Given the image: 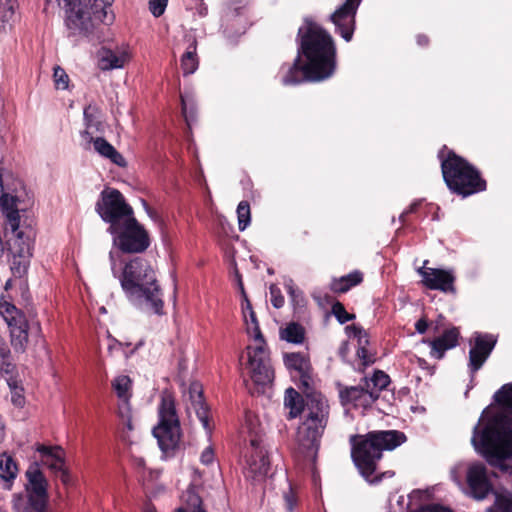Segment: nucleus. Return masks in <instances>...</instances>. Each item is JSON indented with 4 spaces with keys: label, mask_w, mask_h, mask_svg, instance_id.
I'll list each match as a JSON object with an SVG mask.
<instances>
[{
    "label": "nucleus",
    "mask_w": 512,
    "mask_h": 512,
    "mask_svg": "<svg viewBox=\"0 0 512 512\" xmlns=\"http://www.w3.org/2000/svg\"><path fill=\"white\" fill-rule=\"evenodd\" d=\"M256 347L248 345L239 356L240 373L248 393L253 396L256 391Z\"/></svg>",
    "instance_id": "obj_20"
},
{
    "label": "nucleus",
    "mask_w": 512,
    "mask_h": 512,
    "mask_svg": "<svg viewBox=\"0 0 512 512\" xmlns=\"http://www.w3.org/2000/svg\"><path fill=\"white\" fill-rule=\"evenodd\" d=\"M410 512H453L451 509L441 505H425L418 509L411 510Z\"/></svg>",
    "instance_id": "obj_53"
},
{
    "label": "nucleus",
    "mask_w": 512,
    "mask_h": 512,
    "mask_svg": "<svg viewBox=\"0 0 512 512\" xmlns=\"http://www.w3.org/2000/svg\"><path fill=\"white\" fill-rule=\"evenodd\" d=\"M84 120L86 124V129L93 130L95 132H101L103 129V125L100 121L96 120V118L89 114L88 109L84 110Z\"/></svg>",
    "instance_id": "obj_50"
},
{
    "label": "nucleus",
    "mask_w": 512,
    "mask_h": 512,
    "mask_svg": "<svg viewBox=\"0 0 512 512\" xmlns=\"http://www.w3.org/2000/svg\"><path fill=\"white\" fill-rule=\"evenodd\" d=\"M496 343L497 339L491 334H476L474 345L469 351L468 368L472 376L484 365Z\"/></svg>",
    "instance_id": "obj_15"
},
{
    "label": "nucleus",
    "mask_w": 512,
    "mask_h": 512,
    "mask_svg": "<svg viewBox=\"0 0 512 512\" xmlns=\"http://www.w3.org/2000/svg\"><path fill=\"white\" fill-rule=\"evenodd\" d=\"M19 198L7 192L0 195V210L5 217L6 225L12 233H15L20 226V213L18 209Z\"/></svg>",
    "instance_id": "obj_23"
},
{
    "label": "nucleus",
    "mask_w": 512,
    "mask_h": 512,
    "mask_svg": "<svg viewBox=\"0 0 512 512\" xmlns=\"http://www.w3.org/2000/svg\"><path fill=\"white\" fill-rule=\"evenodd\" d=\"M112 389L120 401H130L132 380L128 375H119L111 382Z\"/></svg>",
    "instance_id": "obj_34"
},
{
    "label": "nucleus",
    "mask_w": 512,
    "mask_h": 512,
    "mask_svg": "<svg viewBox=\"0 0 512 512\" xmlns=\"http://www.w3.org/2000/svg\"><path fill=\"white\" fill-rule=\"evenodd\" d=\"M256 415L254 412L248 410L245 412V421L242 426L241 433L245 431L249 434V443L251 446V453L248 451L243 453L244 464H243V473L245 478L251 482V485H254L256 481V460L254 458V450L256 448V434L254 433V420Z\"/></svg>",
    "instance_id": "obj_17"
},
{
    "label": "nucleus",
    "mask_w": 512,
    "mask_h": 512,
    "mask_svg": "<svg viewBox=\"0 0 512 512\" xmlns=\"http://www.w3.org/2000/svg\"><path fill=\"white\" fill-rule=\"evenodd\" d=\"M123 346V342L118 341L115 338H111V343L108 345L109 353H112L114 349L120 348Z\"/></svg>",
    "instance_id": "obj_60"
},
{
    "label": "nucleus",
    "mask_w": 512,
    "mask_h": 512,
    "mask_svg": "<svg viewBox=\"0 0 512 512\" xmlns=\"http://www.w3.org/2000/svg\"><path fill=\"white\" fill-rule=\"evenodd\" d=\"M152 432L166 458L174 457L182 449L180 419L175 399L170 393H163L161 396L158 405V423Z\"/></svg>",
    "instance_id": "obj_7"
},
{
    "label": "nucleus",
    "mask_w": 512,
    "mask_h": 512,
    "mask_svg": "<svg viewBox=\"0 0 512 512\" xmlns=\"http://www.w3.org/2000/svg\"><path fill=\"white\" fill-rule=\"evenodd\" d=\"M284 364L292 373L299 377V389L310 391L313 389V367L310 357L303 352H291L284 355Z\"/></svg>",
    "instance_id": "obj_14"
},
{
    "label": "nucleus",
    "mask_w": 512,
    "mask_h": 512,
    "mask_svg": "<svg viewBox=\"0 0 512 512\" xmlns=\"http://www.w3.org/2000/svg\"><path fill=\"white\" fill-rule=\"evenodd\" d=\"M417 208H418V204H417V203H412V204L409 206L408 210H406L405 212H403V213L401 214V216H400L401 221H402V222H404V221H405V217H406L409 213H413V212H415V211L417 210Z\"/></svg>",
    "instance_id": "obj_61"
},
{
    "label": "nucleus",
    "mask_w": 512,
    "mask_h": 512,
    "mask_svg": "<svg viewBox=\"0 0 512 512\" xmlns=\"http://www.w3.org/2000/svg\"><path fill=\"white\" fill-rule=\"evenodd\" d=\"M30 259L12 255L11 271L15 277L22 278L27 274Z\"/></svg>",
    "instance_id": "obj_41"
},
{
    "label": "nucleus",
    "mask_w": 512,
    "mask_h": 512,
    "mask_svg": "<svg viewBox=\"0 0 512 512\" xmlns=\"http://www.w3.org/2000/svg\"><path fill=\"white\" fill-rule=\"evenodd\" d=\"M363 382V385L346 387L340 390L339 397L343 405L353 404L366 408L378 400V396L374 392H370L368 379L364 378Z\"/></svg>",
    "instance_id": "obj_18"
},
{
    "label": "nucleus",
    "mask_w": 512,
    "mask_h": 512,
    "mask_svg": "<svg viewBox=\"0 0 512 512\" xmlns=\"http://www.w3.org/2000/svg\"><path fill=\"white\" fill-rule=\"evenodd\" d=\"M119 280L132 304L148 313L165 315L164 293L149 260L140 256L133 257L125 263Z\"/></svg>",
    "instance_id": "obj_2"
},
{
    "label": "nucleus",
    "mask_w": 512,
    "mask_h": 512,
    "mask_svg": "<svg viewBox=\"0 0 512 512\" xmlns=\"http://www.w3.org/2000/svg\"><path fill=\"white\" fill-rule=\"evenodd\" d=\"M487 512H512V495L496 494L495 501Z\"/></svg>",
    "instance_id": "obj_40"
},
{
    "label": "nucleus",
    "mask_w": 512,
    "mask_h": 512,
    "mask_svg": "<svg viewBox=\"0 0 512 512\" xmlns=\"http://www.w3.org/2000/svg\"><path fill=\"white\" fill-rule=\"evenodd\" d=\"M6 381L10 389L12 404L17 408H23L26 404V398L21 381L14 374L6 376Z\"/></svg>",
    "instance_id": "obj_36"
},
{
    "label": "nucleus",
    "mask_w": 512,
    "mask_h": 512,
    "mask_svg": "<svg viewBox=\"0 0 512 512\" xmlns=\"http://www.w3.org/2000/svg\"><path fill=\"white\" fill-rule=\"evenodd\" d=\"M188 394L197 418L202 423L204 429L211 432L210 409L204 398L202 384L198 381L191 382L188 388Z\"/></svg>",
    "instance_id": "obj_21"
},
{
    "label": "nucleus",
    "mask_w": 512,
    "mask_h": 512,
    "mask_svg": "<svg viewBox=\"0 0 512 512\" xmlns=\"http://www.w3.org/2000/svg\"><path fill=\"white\" fill-rule=\"evenodd\" d=\"M126 60V54H117L110 49L104 50L99 59V67L102 70L122 68Z\"/></svg>",
    "instance_id": "obj_33"
},
{
    "label": "nucleus",
    "mask_w": 512,
    "mask_h": 512,
    "mask_svg": "<svg viewBox=\"0 0 512 512\" xmlns=\"http://www.w3.org/2000/svg\"><path fill=\"white\" fill-rule=\"evenodd\" d=\"M237 278L238 288L241 294L240 306L243 321L244 324L246 325V332L252 340L256 341V313L253 309L252 302L248 297V294L244 288L242 278L239 274H237Z\"/></svg>",
    "instance_id": "obj_24"
},
{
    "label": "nucleus",
    "mask_w": 512,
    "mask_h": 512,
    "mask_svg": "<svg viewBox=\"0 0 512 512\" xmlns=\"http://www.w3.org/2000/svg\"><path fill=\"white\" fill-rule=\"evenodd\" d=\"M118 415L128 430H133L130 401H120Z\"/></svg>",
    "instance_id": "obj_44"
},
{
    "label": "nucleus",
    "mask_w": 512,
    "mask_h": 512,
    "mask_svg": "<svg viewBox=\"0 0 512 512\" xmlns=\"http://www.w3.org/2000/svg\"><path fill=\"white\" fill-rule=\"evenodd\" d=\"M53 71L55 87L57 89H67L69 84V76L67 75L65 70L60 66H55Z\"/></svg>",
    "instance_id": "obj_45"
},
{
    "label": "nucleus",
    "mask_w": 512,
    "mask_h": 512,
    "mask_svg": "<svg viewBox=\"0 0 512 512\" xmlns=\"http://www.w3.org/2000/svg\"><path fill=\"white\" fill-rule=\"evenodd\" d=\"M297 40V56L282 76L283 84L319 83L333 77L337 47L332 35L313 20L305 19Z\"/></svg>",
    "instance_id": "obj_1"
},
{
    "label": "nucleus",
    "mask_w": 512,
    "mask_h": 512,
    "mask_svg": "<svg viewBox=\"0 0 512 512\" xmlns=\"http://www.w3.org/2000/svg\"><path fill=\"white\" fill-rule=\"evenodd\" d=\"M200 461L204 465H210L214 461V450L211 446L206 447L200 456Z\"/></svg>",
    "instance_id": "obj_54"
},
{
    "label": "nucleus",
    "mask_w": 512,
    "mask_h": 512,
    "mask_svg": "<svg viewBox=\"0 0 512 512\" xmlns=\"http://www.w3.org/2000/svg\"><path fill=\"white\" fill-rule=\"evenodd\" d=\"M182 505L175 512H200L203 508L202 498L194 488H188L182 495Z\"/></svg>",
    "instance_id": "obj_29"
},
{
    "label": "nucleus",
    "mask_w": 512,
    "mask_h": 512,
    "mask_svg": "<svg viewBox=\"0 0 512 512\" xmlns=\"http://www.w3.org/2000/svg\"><path fill=\"white\" fill-rule=\"evenodd\" d=\"M495 402L506 409H512V383L504 384L494 395Z\"/></svg>",
    "instance_id": "obj_38"
},
{
    "label": "nucleus",
    "mask_w": 512,
    "mask_h": 512,
    "mask_svg": "<svg viewBox=\"0 0 512 512\" xmlns=\"http://www.w3.org/2000/svg\"><path fill=\"white\" fill-rule=\"evenodd\" d=\"M16 370L11 350L7 342L0 338V372L2 375L11 376Z\"/></svg>",
    "instance_id": "obj_35"
},
{
    "label": "nucleus",
    "mask_w": 512,
    "mask_h": 512,
    "mask_svg": "<svg viewBox=\"0 0 512 512\" xmlns=\"http://www.w3.org/2000/svg\"><path fill=\"white\" fill-rule=\"evenodd\" d=\"M287 287V293L290 297V301L292 305L296 307H302L304 305L305 299L301 290L296 288L293 284H289Z\"/></svg>",
    "instance_id": "obj_47"
},
{
    "label": "nucleus",
    "mask_w": 512,
    "mask_h": 512,
    "mask_svg": "<svg viewBox=\"0 0 512 512\" xmlns=\"http://www.w3.org/2000/svg\"><path fill=\"white\" fill-rule=\"evenodd\" d=\"M95 133V131L93 130H89V129H85L83 132H82V137L87 140L88 143H93L94 144V140L96 137L93 136V134Z\"/></svg>",
    "instance_id": "obj_59"
},
{
    "label": "nucleus",
    "mask_w": 512,
    "mask_h": 512,
    "mask_svg": "<svg viewBox=\"0 0 512 512\" xmlns=\"http://www.w3.org/2000/svg\"><path fill=\"white\" fill-rule=\"evenodd\" d=\"M93 146L98 154L109 159L113 164L119 167L127 166V162L122 154L119 153L105 138L96 137Z\"/></svg>",
    "instance_id": "obj_26"
},
{
    "label": "nucleus",
    "mask_w": 512,
    "mask_h": 512,
    "mask_svg": "<svg viewBox=\"0 0 512 512\" xmlns=\"http://www.w3.org/2000/svg\"><path fill=\"white\" fill-rule=\"evenodd\" d=\"M168 0H150L149 10L154 17H160L164 14Z\"/></svg>",
    "instance_id": "obj_49"
},
{
    "label": "nucleus",
    "mask_w": 512,
    "mask_h": 512,
    "mask_svg": "<svg viewBox=\"0 0 512 512\" xmlns=\"http://www.w3.org/2000/svg\"><path fill=\"white\" fill-rule=\"evenodd\" d=\"M428 260L424 265L417 269V273L422 277L421 283L429 290H438L443 293H456V277L452 270L426 267Z\"/></svg>",
    "instance_id": "obj_12"
},
{
    "label": "nucleus",
    "mask_w": 512,
    "mask_h": 512,
    "mask_svg": "<svg viewBox=\"0 0 512 512\" xmlns=\"http://www.w3.org/2000/svg\"><path fill=\"white\" fill-rule=\"evenodd\" d=\"M356 355L364 367L372 365L375 362L374 354L370 353L367 347H358Z\"/></svg>",
    "instance_id": "obj_48"
},
{
    "label": "nucleus",
    "mask_w": 512,
    "mask_h": 512,
    "mask_svg": "<svg viewBox=\"0 0 512 512\" xmlns=\"http://www.w3.org/2000/svg\"><path fill=\"white\" fill-rule=\"evenodd\" d=\"M36 451L40 453L41 462L52 471L60 472L61 481L66 484L69 481V473L64 468V450L60 446L39 444Z\"/></svg>",
    "instance_id": "obj_19"
},
{
    "label": "nucleus",
    "mask_w": 512,
    "mask_h": 512,
    "mask_svg": "<svg viewBox=\"0 0 512 512\" xmlns=\"http://www.w3.org/2000/svg\"><path fill=\"white\" fill-rule=\"evenodd\" d=\"M345 331L346 333L351 337H357L358 335L364 333V329L363 327L359 326V325H356V324H352V325H348L345 327Z\"/></svg>",
    "instance_id": "obj_55"
},
{
    "label": "nucleus",
    "mask_w": 512,
    "mask_h": 512,
    "mask_svg": "<svg viewBox=\"0 0 512 512\" xmlns=\"http://www.w3.org/2000/svg\"><path fill=\"white\" fill-rule=\"evenodd\" d=\"M437 158L440 161L443 180L452 194L467 198L487 189V181L477 167L454 150L443 145Z\"/></svg>",
    "instance_id": "obj_4"
},
{
    "label": "nucleus",
    "mask_w": 512,
    "mask_h": 512,
    "mask_svg": "<svg viewBox=\"0 0 512 512\" xmlns=\"http://www.w3.org/2000/svg\"><path fill=\"white\" fill-rule=\"evenodd\" d=\"M306 407L304 419L298 428V443L307 450H317L330 418V405L327 398L320 392L304 391Z\"/></svg>",
    "instance_id": "obj_6"
},
{
    "label": "nucleus",
    "mask_w": 512,
    "mask_h": 512,
    "mask_svg": "<svg viewBox=\"0 0 512 512\" xmlns=\"http://www.w3.org/2000/svg\"><path fill=\"white\" fill-rule=\"evenodd\" d=\"M107 231L112 235L113 245L124 254L143 253L151 244L149 232L135 215Z\"/></svg>",
    "instance_id": "obj_10"
},
{
    "label": "nucleus",
    "mask_w": 512,
    "mask_h": 512,
    "mask_svg": "<svg viewBox=\"0 0 512 512\" xmlns=\"http://www.w3.org/2000/svg\"><path fill=\"white\" fill-rule=\"evenodd\" d=\"M358 7L359 5L352 0H346L329 17L335 26V32L346 42H350L353 38Z\"/></svg>",
    "instance_id": "obj_13"
},
{
    "label": "nucleus",
    "mask_w": 512,
    "mask_h": 512,
    "mask_svg": "<svg viewBox=\"0 0 512 512\" xmlns=\"http://www.w3.org/2000/svg\"><path fill=\"white\" fill-rule=\"evenodd\" d=\"M261 342L264 343L265 341H264V337H263L261 331L258 329V352L261 351V346H260Z\"/></svg>",
    "instance_id": "obj_62"
},
{
    "label": "nucleus",
    "mask_w": 512,
    "mask_h": 512,
    "mask_svg": "<svg viewBox=\"0 0 512 512\" xmlns=\"http://www.w3.org/2000/svg\"><path fill=\"white\" fill-rule=\"evenodd\" d=\"M270 295L272 305L279 309L284 305V296L281 294V290L276 285L270 286Z\"/></svg>",
    "instance_id": "obj_51"
},
{
    "label": "nucleus",
    "mask_w": 512,
    "mask_h": 512,
    "mask_svg": "<svg viewBox=\"0 0 512 512\" xmlns=\"http://www.w3.org/2000/svg\"><path fill=\"white\" fill-rule=\"evenodd\" d=\"M460 332L457 327L446 329L439 337L433 340H424L425 343L431 347L430 355L435 359H442L447 350H450L458 345Z\"/></svg>",
    "instance_id": "obj_22"
},
{
    "label": "nucleus",
    "mask_w": 512,
    "mask_h": 512,
    "mask_svg": "<svg viewBox=\"0 0 512 512\" xmlns=\"http://www.w3.org/2000/svg\"><path fill=\"white\" fill-rule=\"evenodd\" d=\"M95 210L101 219L113 228L134 215V210L125 200L123 194L115 188L101 192L95 204Z\"/></svg>",
    "instance_id": "obj_11"
},
{
    "label": "nucleus",
    "mask_w": 512,
    "mask_h": 512,
    "mask_svg": "<svg viewBox=\"0 0 512 512\" xmlns=\"http://www.w3.org/2000/svg\"><path fill=\"white\" fill-rule=\"evenodd\" d=\"M1 478L6 482L5 488L10 490L12 488L13 480L18 473V466L12 456L4 453L0 460Z\"/></svg>",
    "instance_id": "obj_30"
},
{
    "label": "nucleus",
    "mask_w": 512,
    "mask_h": 512,
    "mask_svg": "<svg viewBox=\"0 0 512 512\" xmlns=\"http://www.w3.org/2000/svg\"><path fill=\"white\" fill-rule=\"evenodd\" d=\"M15 239L9 243V251L12 255L18 257L31 258L32 257V242L29 237H25L19 229L13 233Z\"/></svg>",
    "instance_id": "obj_28"
},
{
    "label": "nucleus",
    "mask_w": 512,
    "mask_h": 512,
    "mask_svg": "<svg viewBox=\"0 0 512 512\" xmlns=\"http://www.w3.org/2000/svg\"><path fill=\"white\" fill-rule=\"evenodd\" d=\"M196 51L197 41L196 39H193L187 47L186 52L181 57V68L184 75L193 74L197 70L199 66V59Z\"/></svg>",
    "instance_id": "obj_31"
},
{
    "label": "nucleus",
    "mask_w": 512,
    "mask_h": 512,
    "mask_svg": "<svg viewBox=\"0 0 512 512\" xmlns=\"http://www.w3.org/2000/svg\"><path fill=\"white\" fill-rule=\"evenodd\" d=\"M145 512H156V509L153 506H147Z\"/></svg>",
    "instance_id": "obj_63"
},
{
    "label": "nucleus",
    "mask_w": 512,
    "mask_h": 512,
    "mask_svg": "<svg viewBox=\"0 0 512 512\" xmlns=\"http://www.w3.org/2000/svg\"><path fill=\"white\" fill-rule=\"evenodd\" d=\"M237 218L239 230L243 231L250 223L251 212L250 205L247 201H241L237 207Z\"/></svg>",
    "instance_id": "obj_42"
},
{
    "label": "nucleus",
    "mask_w": 512,
    "mask_h": 512,
    "mask_svg": "<svg viewBox=\"0 0 512 512\" xmlns=\"http://www.w3.org/2000/svg\"><path fill=\"white\" fill-rule=\"evenodd\" d=\"M25 495L14 494L12 507L15 512H47L49 483L44 473L35 463L30 465L25 472Z\"/></svg>",
    "instance_id": "obj_8"
},
{
    "label": "nucleus",
    "mask_w": 512,
    "mask_h": 512,
    "mask_svg": "<svg viewBox=\"0 0 512 512\" xmlns=\"http://www.w3.org/2000/svg\"><path fill=\"white\" fill-rule=\"evenodd\" d=\"M331 311L340 324H345L346 322L351 321L356 317L355 314L348 313L344 305L339 301H336L332 305Z\"/></svg>",
    "instance_id": "obj_43"
},
{
    "label": "nucleus",
    "mask_w": 512,
    "mask_h": 512,
    "mask_svg": "<svg viewBox=\"0 0 512 512\" xmlns=\"http://www.w3.org/2000/svg\"><path fill=\"white\" fill-rule=\"evenodd\" d=\"M258 457H260V465H258V475L267 476L270 471V459L267 451L258 443Z\"/></svg>",
    "instance_id": "obj_46"
},
{
    "label": "nucleus",
    "mask_w": 512,
    "mask_h": 512,
    "mask_svg": "<svg viewBox=\"0 0 512 512\" xmlns=\"http://www.w3.org/2000/svg\"><path fill=\"white\" fill-rule=\"evenodd\" d=\"M305 334V328L297 322H290L285 328L280 329V338L293 344H302Z\"/></svg>",
    "instance_id": "obj_32"
},
{
    "label": "nucleus",
    "mask_w": 512,
    "mask_h": 512,
    "mask_svg": "<svg viewBox=\"0 0 512 512\" xmlns=\"http://www.w3.org/2000/svg\"><path fill=\"white\" fill-rule=\"evenodd\" d=\"M407 437L399 430H374L351 435V458L359 474L371 485L379 484L387 472L377 473L384 451H392L405 443Z\"/></svg>",
    "instance_id": "obj_3"
},
{
    "label": "nucleus",
    "mask_w": 512,
    "mask_h": 512,
    "mask_svg": "<svg viewBox=\"0 0 512 512\" xmlns=\"http://www.w3.org/2000/svg\"><path fill=\"white\" fill-rule=\"evenodd\" d=\"M368 381L370 382V392H374L378 398L380 397V392L385 390L391 382L389 375L382 370H375Z\"/></svg>",
    "instance_id": "obj_37"
},
{
    "label": "nucleus",
    "mask_w": 512,
    "mask_h": 512,
    "mask_svg": "<svg viewBox=\"0 0 512 512\" xmlns=\"http://www.w3.org/2000/svg\"><path fill=\"white\" fill-rule=\"evenodd\" d=\"M472 443L494 467H502L503 462L512 455V432L502 417L490 419L481 431L476 426Z\"/></svg>",
    "instance_id": "obj_5"
},
{
    "label": "nucleus",
    "mask_w": 512,
    "mask_h": 512,
    "mask_svg": "<svg viewBox=\"0 0 512 512\" xmlns=\"http://www.w3.org/2000/svg\"><path fill=\"white\" fill-rule=\"evenodd\" d=\"M283 497L287 511L293 512V509L297 504V497L291 485H289V489L284 493Z\"/></svg>",
    "instance_id": "obj_52"
},
{
    "label": "nucleus",
    "mask_w": 512,
    "mask_h": 512,
    "mask_svg": "<svg viewBox=\"0 0 512 512\" xmlns=\"http://www.w3.org/2000/svg\"><path fill=\"white\" fill-rule=\"evenodd\" d=\"M284 404L290 409L288 419H295L303 413L306 407V395L304 394L303 397L298 391L290 387L285 391Z\"/></svg>",
    "instance_id": "obj_27"
},
{
    "label": "nucleus",
    "mask_w": 512,
    "mask_h": 512,
    "mask_svg": "<svg viewBox=\"0 0 512 512\" xmlns=\"http://www.w3.org/2000/svg\"><path fill=\"white\" fill-rule=\"evenodd\" d=\"M466 481L469 494L476 500L485 499L493 491L486 468L482 464H474L468 468Z\"/></svg>",
    "instance_id": "obj_16"
},
{
    "label": "nucleus",
    "mask_w": 512,
    "mask_h": 512,
    "mask_svg": "<svg viewBox=\"0 0 512 512\" xmlns=\"http://www.w3.org/2000/svg\"><path fill=\"white\" fill-rule=\"evenodd\" d=\"M416 42H417V44H418L419 46H421V47H426V46H428V45H429V43H430V39H429V37H428L427 35H425V34H418V35L416 36Z\"/></svg>",
    "instance_id": "obj_58"
},
{
    "label": "nucleus",
    "mask_w": 512,
    "mask_h": 512,
    "mask_svg": "<svg viewBox=\"0 0 512 512\" xmlns=\"http://www.w3.org/2000/svg\"><path fill=\"white\" fill-rule=\"evenodd\" d=\"M356 338L358 342V347H368L369 335L366 330H364V333L358 335Z\"/></svg>",
    "instance_id": "obj_57"
},
{
    "label": "nucleus",
    "mask_w": 512,
    "mask_h": 512,
    "mask_svg": "<svg viewBox=\"0 0 512 512\" xmlns=\"http://www.w3.org/2000/svg\"><path fill=\"white\" fill-rule=\"evenodd\" d=\"M143 344L142 341H140L135 347L134 349L131 351V353H134L141 345Z\"/></svg>",
    "instance_id": "obj_64"
},
{
    "label": "nucleus",
    "mask_w": 512,
    "mask_h": 512,
    "mask_svg": "<svg viewBox=\"0 0 512 512\" xmlns=\"http://www.w3.org/2000/svg\"><path fill=\"white\" fill-rule=\"evenodd\" d=\"M363 280V273L360 270H354L347 275L333 278L329 284V289L334 294H344L350 289L360 285Z\"/></svg>",
    "instance_id": "obj_25"
},
{
    "label": "nucleus",
    "mask_w": 512,
    "mask_h": 512,
    "mask_svg": "<svg viewBox=\"0 0 512 512\" xmlns=\"http://www.w3.org/2000/svg\"><path fill=\"white\" fill-rule=\"evenodd\" d=\"M273 367L262 359H258V386L266 385L274 380Z\"/></svg>",
    "instance_id": "obj_39"
},
{
    "label": "nucleus",
    "mask_w": 512,
    "mask_h": 512,
    "mask_svg": "<svg viewBox=\"0 0 512 512\" xmlns=\"http://www.w3.org/2000/svg\"><path fill=\"white\" fill-rule=\"evenodd\" d=\"M428 327H429V323H428V320H427L425 317L420 318V319L415 323V329H416V331H417L419 334H424V333H426V331H427Z\"/></svg>",
    "instance_id": "obj_56"
},
{
    "label": "nucleus",
    "mask_w": 512,
    "mask_h": 512,
    "mask_svg": "<svg viewBox=\"0 0 512 512\" xmlns=\"http://www.w3.org/2000/svg\"><path fill=\"white\" fill-rule=\"evenodd\" d=\"M0 314L9 328L10 342L16 353H24L27 349L30 336H38L41 333L39 321L26 314L9 302L0 303Z\"/></svg>",
    "instance_id": "obj_9"
}]
</instances>
